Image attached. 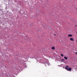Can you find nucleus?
<instances>
[{
    "mask_svg": "<svg viewBox=\"0 0 77 77\" xmlns=\"http://www.w3.org/2000/svg\"><path fill=\"white\" fill-rule=\"evenodd\" d=\"M75 27H77V25H75Z\"/></svg>",
    "mask_w": 77,
    "mask_h": 77,
    "instance_id": "6e6552de",
    "label": "nucleus"
},
{
    "mask_svg": "<svg viewBox=\"0 0 77 77\" xmlns=\"http://www.w3.org/2000/svg\"><path fill=\"white\" fill-rule=\"evenodd\" d=\"M70 41H74V39H73V38H70Z\"/></svg>",
    "mask_w": 77,
    "mask_h": 77,
    "instance_id": "f03ea898",
    "label": "nucleus"
},
{
    "mask_svg": "<svg viewBox=\"0 0 77 77\" xmlns=\"http://www.w3.org/2000/svg\"><path fill=\"white\" fill-rule=\"evenodd\" d=\"M62 60H63V61L65 60V59H62Z\"/></svg>",
    "mask_w": 77,
    "mask_h": 77,
    "instance_id": "0eeeda50",
    "label": "nucleus"
},
{
    "mask_svg": "<svg viewBox=\"0 0 77 77\" xmlns=\"http://www.w3.org/2000/svg\"><path fill=\"white\" fill-rule=\"evenodd\" d=\"M66 67H65V69H66V70H67L68 71H71V68H69V66H66ZM68 68H69V69H68Z\"/></svg>",
    "mask_w": 77,
    "mask_h": 77,
    "instance_id": "f257e3e1",
    "label": "nucleus"
},
{
    "mask_svg": "<svg viewBox=\"0 0 77 77\" xmlns=\"http://www.w3.org/2000/svg\"><path fill=\"white\" fill-rule=\"evenodd\" d=\"M54 35H56V34H54Z\"/></svg>",
    "mask_w": 77,
    "mask_h": 77,
    "instance_id": "9d476101",
    "label": "nucleus"
},
{
    "mask_svg": "<svg viewBox=\"0 0 77 77\" xmlns=\"http://www.w3.org/2000/svg\"><path fill=\"white\" fill-rule=\"evenodd\" d=\"M72 35L71 34H69L68 35V37H72Z\"/></svg>",
    "mask_w": 77,
    "mask_h": 77,
    "instance_id": "7ed1b4c3",
    "label": "nucleus"
},
{
    "mask_svg": "<svg viewBox=\"0 0 77 77\" xmlns=\"http://www.w3.org/2000/svg\"><path fill=\"white\" fill-rule=\"evenodd\" d=\"M64 58L66 60H67L68 59V57H64Z\"/></svg>",
    "mask_w": 77,
    "mask_h": 77,
    "instance_id": "20e7f679",
    "label": "nucleus"
},
{
    "mask_svg": "<svg viewBox=\"0 0 77 77\" xmlns=\"http://www.w3.org/2000/svg\"><path fill=\"white\" fill-rule=\"evenodd\" d=\"M75 53H76V54H77V52H76Z\"/></svg>",
    "mask_w": 77,
    "mask_h": 77,
    "instance_id": "1a4fd4ad",
    "label": "nucleus"
},
{
    "mask_svg": "<svg viewBox=\"0 0 77 77\" xmlns=\"http://www.w3.org/2000/svg\"><path fill=\"white\" fill-rule=\"evenodd\" d=\"M51 49H52V50H55V48H54V47H53L51 48Z\"/></svg>",
    "mask_w": 77,
    "mask_h": 77,
    "instance_id": "39448f33",
    "label": "nucleus"
},
{
    "mask_svg": "<svg viewBox=\"0 0 77 77\" xmlns=\"http://www.w3.org/2000/svg\"><path fill=\"white\" fill-rule=\"evenodd\" d=\"M61 56H62V57H63V54H61Z\"/></svg>",
    "mask_w": 77,
    "mask_h": 77,
    "instance_id": "423d86ee",
    "label": "nucleus"
}]
</instances>
